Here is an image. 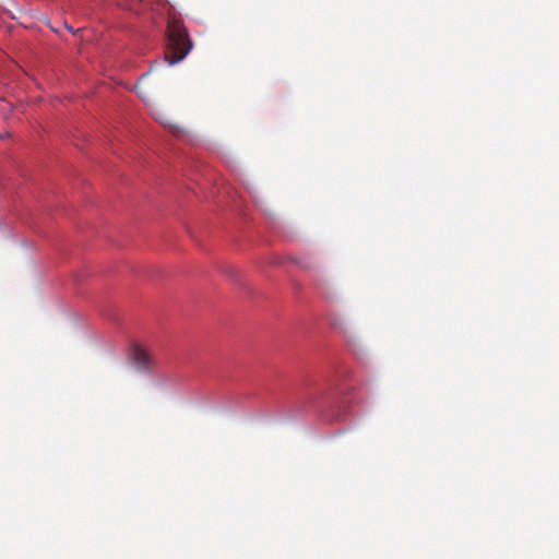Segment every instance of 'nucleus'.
<instances>
[{"instance_id":"nucleus-5","label":"nucleus","mask_w":559,"mask_h":559,"mask_svg":"<svg viewBox=\"0 0 559 559\" xmlns=\"http://www.w3.org/2000/svg\"><path fill=\"white\" fill-rule=\"evenodd\" d=\"M64 27L71 32L72 34H76L80 29H74L72 26H70L67 22H64Z\"/></svg>"},{"instance_id":"nucleus-2","label":"nucleus","mask_w":559,"mask_h":559,"mask_svg":"<svg viewBox=\"0 0 559 559\" xmlns=\"http://www.w3.org/2000/svg\"><path fill=\"white\" fill-rule=\"evenodd\" d=\"M131 358L139 369L148 371L154 366L151 353L141 345H134L131 349Z\"/></svg>"},{"instance_id":"nucleus-6","label":"nucleus","mask_w":559,"mask_h":559,"mask_svg":"<svg viewBox=\"0 0 559 559\" xmlns=\"http://www.w3.org/2000/svg\"><path fill=\"white\" fill-rule=\"evenodd\" d=\"M48 26L50 27V29H51L52 32L58 33V29H57L56 27H53L52 25H50L49 23H48Z\"/></svg>"},{"instance_id":"nucleus-1","label":"nucleus","mask_w":559,"mask_h":559,"mask_svg":"<svg viewBox=\"0 0 559 559\" xmlns=\"http://www.w3.org/2000/svg\"><path fill=\"white\" fill-rule=\"evenodd\" d=\"M193 44L182 21L173 19L167 26V46L164 58L173 66L182 61Z\"/></svg>"},{"instance_id":"nucleus-3","label":"nucleus","mask_w":559,"mask_h":559,"mask_svg":"<svg viewBox=\"0 0 559 559\" xmlns=\"http://www.w3.org/2000/svg\"><path fill=\"white\" fill-rule=\"evenodd\" d=\"M155 119L160 123L163 124L165 128L168 129L169 132H171L173 134L175 135H179L181 133V128L176 124V123H173L169 119L168 116H166L165 114H158L155 116Z\"/></svg>"},{"instance_id":"nucleus-4","label":"nucleus","mask_w":559,"mask_h":559,"mask_svg":"<svg viewBox=\"0 0 559 559\" xmlns=\"http://www.w3.org/2000/svg\"><path fill=\"white\" fill-rule=\"evenodd\" d=\"M147 76H148V73L143 74V75L141 76V79L139 80L138 84L135 85V90L138 91L139 95H140L143 99H145V98H146V95H145V93H144V91H143V90H144V87H145V85H146V83H147Z\"/></svg>"}]
</instances>
